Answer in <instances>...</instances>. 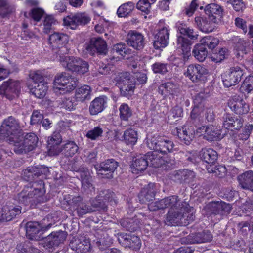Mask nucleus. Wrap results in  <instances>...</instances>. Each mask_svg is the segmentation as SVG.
<instances>
[{"mask_svg": "<svg viewBox=\"0 0 253 253\" xmlns=\"http://www.w3.org/2000/svg\"><path fill=\"white\" fill-rule=\"evenodd\" d=\"M180 203V207H177L175 212L172 209L168 212L167 221L169 222V224L186 226L194 220L193 209L189 207L186 202Z\"/></svg>", "mask_w": 253, "mask_h": 253, "instance_id": "f257e3e1", "label": "nucleus"}, {"mask_svg": "<svg viewBox=\"0 0 253 253\" xmlns=\"http://www.w3.org/2000/svg\"><path fill=\"white\" fill-rule=\"evenodd\" d=\"M44 191L41 188H36L31 183L25 186L16 197L19 203L25 205H36L43 201Z\"/></svg>", "mask_w": 253, "mask_h": 253, "instance_id": "f03ea898", "label": "nucleus"}, {"mask_svg": "<svg viewBox=\"0 0 253 253\" xmlns=\"http://www.w3.org/2000/svg\"><path fill=\"white\" fill-rule=\"evenodd\" d=\"M78 84V80L76 78L65 73H61L55 77L53 88L55 93L64 94L74 90Z\"/></svg>", "mask_w": 253, "mask_h": 253, "instance_id": "7ed1b4c3", "label": "nucleus"}, {"mask_svg": "<svg viewBox=\"0 0 253 253\" xmlns=\"http://www.w3.org/2000/svg\"><path fill=\"white\" fill-rule=\"evenodd\" d=\"M147 144L151 150H154L161 154H167L172 151L173 142L165 136L154 135L147 138Z\"/></svg>", "mask_w": 253, "mask_h": 253, "instance_id": "20e7f679", "label": "nucleus"}, {"mask_svg": "<svg viewBox=\"0 0 253 253\" xmlns=\"http://www.w3.org/2000/svg\"><path fill=\"white\" fill-rule=\"evenodd\" d=\"M194 107L191 112L192 124L196 126L203 120L204 115L208 122H212L214 118L213 109L211 107L204 108L202 102H198V97L194 100Z\"/></svg>", "mask_w": 253, "mask_h": 253, "instance_id": "39448f33", "label": "nucleus"}, {"mask_svg": "<svg viewBox=\"0 0 253 253\" xmlns=\"http://www.w3.org/2000/svg\"><path fill=\"white\" fill-rule=\"evenodd\" d=\"M58 60L64 67L71 71L84 74L88 71V63L79 58L61 55L59 56Z\"/></svg>", "mask_w": 253, "mask_h": 253, "instance_id": "423d86ee", "label": "nucleus"}, {"mask_svg": "<svg viewBox=\"0 0 253 253\" xmlns=\"http://www.w3.org/2000/svg\"><path fill=\"white\" fill-rule=\"evenodd\" d=\"M68 41V35L62 33L54 32L49 37L50 47L59 56L68 53L69 50L66 46Z\"/></svg>", "mask_w": 253, "mask_h": 253, "instance_id": "0eeeda50", "label": "nucleus"}, {"mask_svg": "<svg viewBox=\"0 0 253 253\" xmlns=\"http://www.w3.org/2000/svg\"><path fill=\"white\" fill-rule=\"evenodd\" d=\"M19 124L17 120L12 116L4 120L0 129V138L2 139L8 138L10 142L15 141V135L19 130Z\"/></svg>", "mask_w": 253, "mask_h": 253, "instance_id": "6e6552de", "label": "nucleus"}, {"mask_svg": "<svg viewBox=\"0 0 253 253\" xmlns=\"http://www.w3.org/2000/svg\"><path fill=\"white\" fill-rule=\"evenodd\" d=\"M180 203L178 196L173 195L149 203L148 208L151 211H155L158 210L170 207L169 211L172 209L173 212H175L177 207H180Z\"/></svg>", "mask_w": 253, "mask_h": 253, "instance_id": "1a4fd4ad", "label": "nucleus"}, {"mask_svg": "<svg viewBox=\"0 0 253 253\" xmlns=\"http://www.w3.org/2000/svg\"><path fill=\"white\" fill-rule=\"evenodd\" d=\"M38 139L33 133L26 134L22 142H14V151L16 153H27L32 151L36 146Z\"/></svg>", "mask_w": 253, "mask_h": 253, "instance_id": "9d476101", "label": "nucleus"}, {"mask_svg": "<svg viewBox=\"0 0 253 253\" xmlns=\"http://www.w3.org/2000/svg\"><path fill=\"white\" fill-rule=\"evenodd\" d=\"M118 166V163L114 159H110L101 162L96 167V169L100 178L111 179Z\"/></svg>", "mask_w": 253, "mask_h": 253, "instance_id": "9b49d317", "label": "nucleus"}, {"mask_svg": "<svg viewBox=\"0 0 253 253\" xmlns=\"http://www.w3.org/2000/svg\"><path fill=\"white\" fill-rule=\"evenodd\" d=\"M85 49L90 55L96 53L106 55L107 52V44L105 41L100 38H92L84 46Z\"/></svg>", "mask_w": 253, "mask_h": 253, "instance_id": "f8f14e48", "label": "nucleus"}, {"mask_svg": "<svg viewBox=\"0 0 253 253\" xmlns=\"http://www.w3.org/2000/svg\"><path fill=\"white\" fill-rule=\"evenodd\" d=\"M120 90L124 96L131 94L135 87V82L133 78H131L128 72L122 73L119 75L117 79Z\"/></svg>", "mask_w": 253, "mask_h": 253, "instance_id": "ddd939ff", "label": "nucleus"}, {"mask_svg": "<svg viewBox=\"0 0 253 253\" xmlns=\"http://www.w3.org/2000/svg\"><path fill=\"white\" fill-rule=\"evenodd\" d=\"M20 88L19 82L9 80L3 82L0 86V93L5 95L7 99L11 100L18 96Z\"/></svg>", "mask_w": 253, "mask_h": 253, "instance_id": "4468645a", "label": "nucleus"}, {"mask_svg": "<svg viewBox=\"0 0 253 253\" xmlns=\"http://www.w3.org/2000/svg\"><path fill=\"white\" fill-rule=\"evenodd\" d=\"M196 133L208 141H214L221 138V131L212 125L202 126L196 129Z\"/></svg>", "mask_w": 253, "mask_h": 253, "instance_id": "2eb2a0df", "label": "nucleus"}, {"mask_svg": "<svg viewBox=\"0 0 253 253\" xmlns=\"http://www.w3.org/2000/svg\"><path fill=\"white\" fill-rule=\"evenodd\" d=\"M243 75V71L239 66L236 65L230 67L223 78L224 86L229 87L236 84Z\"/></svg>", "mask_w": 253, "mask_h": 253, "instance_id": "dca6fc26", "label": "nucleus"}, {"mask_svg": "<svg viewBox=\"0 0 253 253\" xmlns=\"http://www.w3.org/2000/svg\"><path fill=\"white\" fill-rule=\"evenodd\" d=\"M207 73L208 70L201 65L191 64L187 67L184 75L193 82L197 83L202 80Z\"/></svg>", "mask_w": 253, "mask_h": 253, "instance_id": "f3484780", "label": "nucleus"}, {"mask_svg": "<svg viewBox=\"0 0 253 253\" xmlns=\"http://www.w3.org/2000/svg\"><path fill=\"white\" fill-rule=\"evenodd\" d=\"M21 212L20 206L7 203L0 208V222L10 221Z\"/></svg>", "mask_w": 253, "mask_h": 253, "instance_id": "a211bd4d", "label": "nucleus"}, {"mask_svg": "<svg viewBox=\"0 0 253 253\" xmlns=\"http://www.w3.org/2000/svg\"><path fill=\"white\" fill-rule=\"evenodd\" d=\"M91 18L86 13H78L71 14L64 19V23L66 26H70L74 29L79 25H85L90 22Z\"/></svg>", "mask_w": 253, "mask_h": 253, "instance_id": "6ab92c4d", "label": "nucleus"}, {"mask_svg": "<svg viewBox=\"0 0 253 253\" xmlns=\"http://www.w3.org/2000/svg\"><path fill=\"white\" fill-rule=\"evenodd\" d=\"M228 105L237 114H246L249 110L248 105L238 95L231 97L228 101Z\"/></svg>", "mask_w": 253, "mask_h": 253, "instance_id": "aec40b11", "label": "nucleus"}, {"mask_svg": "<svg viewBox=\"0 0 253 253\" xmlns=\"http://www.w3.org/2000/svg\"><path fill=\"white\" fill-rule=\"evenodd\" d=\"M190 124L191 123H188L182 127L176 128L177 135L180 140L186 145L190 144L195 133L194 126Z\"/></svg>", "mask_w": 253, "mask_h": 253, "instance_id": "412c9836", "label": "nucleus"}, {"mask_svg": "<svg viewBox=\"0 0 253 253\" xmlns=\"http://www.w3.org/2000/svg\"><path fill=\"white\" fill-rule=\"evenodd\" d=\"M126 42L129 46L137 50L142 49L145 44L144 36L135 30H131L128 33Z\"/></svg>", "mask_w": 253, "mask_h": 253, "instance_id": "4be33fe9", "label": "nucleus"}, {"mask_svg": "<svg viewBox=\"0 0 253 253\" xmlns=\"http://www.w3.org/2000/svg\"><path fill=\"white\" fill-rule=\"evenodd\" d=\"M158 151L149 152L145 155L146 160L148 161L149 166L155 168L163 167L165 169L167 167L170 168L169 163L165 160L161 155L158 154Z\"/></svg>", "mask_w": 253, "mask_h": 253, "instance_id": "5701e85b", "label": "nucleus"}, {"mask_svg": "<svg viewBox=\"0 0 253 253\" xmlns=\"http://www.w3.org/2000/svg\"><path fill=\"white\" fill-rule=\"evenodd\" d=\"M67 238V233L64 231L52 232L45 239V245L48 248L58 246L63 243Z\"/></svg>", "mask_w": 253, "mask_h": 253, "instance_id": "b1692460", "label": "nucleus"}, {"mask_svg": "<svg viewBox=\"0 0 253 253\" xmlns=\"http://www.w3.org/2000/svg\"><path fill=\"white\" fill-rule=\"evenodd\" d=\"M169 30L167 27L161 29L156 35L154 46L157 49L165 47L168 44L169 36Z\"/></svg>", "mask_w": 253, "mask_h": 253, "instance_id": "393cba45", "label": "nucleus"}, {"mask_svg": "<svg viewBox=\"0 0 253 253\" xmlns=\"http://www.w3.org/2000/svg\"><path fill=\"white\" fill-rule=\"evenodd\" d=\"M158 92L163 98L171 99L177 95L178 89L172 83L167 82L160 85Z\"/></svg>", "mask_w": 253, "mask_h": 253, "instance_id": "a878e982", "label": "nucleus"}, {"mask_svg": "<svg viewBox=\"0 0 253 253\" xmlns=\"http://www.w3.org/2000/svg\"><path fill=\"white\" fill-rule=\"evenodd\" d=\"M243 121L240 118L235 117L227 114L223 117V126L228 130H238L243 126Z\"/></svg>", "mask_w": 253, "mask_h": 253, "instance_id": "bb28decb", "label": "nucleus"}, {"mask_svg": "<svg viewBox=\"0 0 253 253\" xmlns=\"http://www.w3.org/2000/svg\"><path fill=\"white\" fill-rule=\"evenodd\" d=\"M206 209L210 214H223V212H230V206L222 202H212L206 206Z\"/></svg>", "mask_w": 253, "mask_h": 253, "instance_id": "cd10ccee", "label": "nucleus"}, {"mask_svg": "<svg viewBox=\"0 0 253 253\" xmlns=\"http://www.w3.org/2000/svg\"><path fill=\"white\" fill-rule=\"evenodd\" d=\"M107 98L105 96L96 97L90 103L89 110L91 115H96L101 112L107 106Z\"/></svg>", "mask_w": 253, "mask_h": 253, "instance_id": "c85d7f7f", "label": "nucleus"}, {"mask_svg": "<svg viewBox=\"0 0 253 253\" xmlns=\"http://www.w3.org/2000/svg\"><path fill=\"white\" fill-rule=\"evenodd\" d=\"M204 11L209 19L213 21H217V19L223 16V9L222 7L215 3H211L205 6Z\"/></svg>", "mask_w": 253, "mask_h": 253, "instance_id": "c756f323", "label": "nucleus"}, {"mask_svg": "<svg viewBox=\"0 0 253 253\" xmlns=\"http://www.w3.org/2000/svg\"><path fill=\"white\" fill-rule=\"evenodd\" d=\"M239 185L243 189L253 192V171L248 170L238 176Z\"/></svg>", "mask_w": 253, "mask_h": 253, "instance_id": "7c9ffc66", "label": "nucleus"}, {"mask_svg": "<svg viewBox=\"0 0 253 253\" xmlns=\"http://www.w3.org/2000/svg\"><path fill=\"white\" fill-rule=\"evenodd\" d=\"M212 235L209 231H204L195 234H191L187 237L188 242L190 244L202 243L210 242Z\"/></svg>", "mask_w": 253, "mask_h": 253, "instance_id": "2f4dec72", "label": "nucleus"}, {"mask_svg": "<svg viewBox=\"0 0 253 253\" xmlns=\"http://www.w3.org/2000/svg\"><path fill=\"white\" fill-rule=\"evenodd\" d=\"M236 57L241 59L250 52V42L249 40L239 38L236 44Z\"/></svg>", "mask_w": 253, "mask_h": 253, "instance_id": "473e14b6", "label": "nucleus"}, {"mask_svg": "<svg viewBox=\"0 0 253 253\" xmlns=\"http://www.w3.org/2000/svg\"><path fill=\"white\" fill-rule=\"evenodd\" d=\"M73 203L74 208L76 210L79 216H82L95 211L91 207L83 202L82 198L80 196L73 198Z\"/></svg>", "mask_w": 253, "mask_h": 253, "instance_id": "72a5a7b5", "label": "nucleus"}, {"mask_svg": "<svg viewBox=\"0 0 253 253\" xmlns=\"http://www.w3.org/2000/svg\"><path fill=\"white\" fill-rule=\"evenodd\" d=\"M155 186L154 183H149L142 190L138 195L141 203H146L154 199L156 192Z\"/></svg>", "mask_w": 253, "mask_h": 253, "instance_id": "f704fd0d", "label": "nucleus"}, {"mask_svg": "<svg viewBox=\"0 0 253 253\" xmlns=\"http://www.w3.org/2000/svg\"><path fill=\"white\" fill-rule=\"evenodd\" d=\"M195 21L198 28L205 33L212 32L213 28V24L217 22L209 19L208 16V18L201 16L196 17L195 18Z\"/></svg>", "mask_w": 253, "mask_h": 253, "instance_id": "c9c22d12", "label": "nucleus"}, {"mask_svg": "<svg viewBox=\"0 0 253 253\" xmlns=\"http://www.w3.org/2000/svg\"><path fill=\"white\" fill-rule=\"evenodd\" d=\"M42 229V227L38 222H29L26 226V235L31 240H38L40 238L38 234Z\"/></svg>", "mask_w": 253, "mask_h": 253, "instance_id": "e433bc0d", "label": "nucleus"}, {"mask_svg": "<svg viewBox=\"0 0 253 253\" xmlns=\"http://www.w3.org/2000/svg\"><path fill=\"white\" fill-rule=\"evenodd\" d=\"M70 246L78 253H86L90 250V243L86 239L75 240Z\"/></svg>", "mask_w": 253, "mask_h": 253, "instance_id": "4c0bfd02", "label": "nucleus"}, {"mask_svg": "<svg viewBox=\"0 0 253 253\" xmlns=\"http://www.w3.org/2000/svg\"><path fill=\"white\" fill-rule=\"evenodd\" d=\"M148 166L145 155L138 156L131 165V171L132 173L137 174L144 170Z\"/></svg>", "mask_w": 253, "mask_h": 253, "instance_id": "58836bf2", "label": "nucleus"}, {"mask_svg": "<svg viewBox=\"0 0 253 253\" xmlns=\"http://www.w3.org/2000/svg\"><path fill=\"white\" fill-rule=\"evenodd\" d=\"M202 160L211 165L214 164L217 159V153L212 149H202L200 153Z\"/></svg>", "mask_w": 253, "mask_h": 253, "instance_id": "ea45409f", "label": "nucleus"}, {"mask_svg": "<svg viewBox=\"0 0 253 253\" xmlns=\"http://www.w3.org/2000/svg\"><path fill=\"white\" fill-rule=\"evenodd\" d=\"M48 86L46 82L39 83L36 85L30 87V91L38 98H43L46 94Z\"/></svg>", "mask_w": 253, "mask_h": 253, "instance_id": "a19ab883", "label": "nucleus"}, {"mask_svg": "<svg viewBox=\"0 0 253 253\" xmlns=\"http://www.w3.org/2000/svg\"><path fill=\"white\" fill-rule=\"evenodd\" d=\"M177 48L180 49L184 57H188L190 54L191 42L187 39L178 36L177 39Z\"/></svg>", "mask_w": 253, "mask_h": 253, "instance_id": "79ce46f5", "label": "nucleus"}, {"mask_svg": "<svg viewBox=\"0 0 253 253\" xmlns=\"http://www.w3.org/2000/svg\"><path fill=\"white\" fill-rule=\"evenodd\" d=\"M91 87L88 85H83L78 88L75 94L76 101L83 102L90 99Z\"/></svg>", "mask_w": 253, "mask_h": 253, "instance_id": "37998d69", "label": "nucleus"}, {"mask_svg": "<svg viewBox=\"0 0 253 253\" xmlns=\"http://www.w3.org/2000/svg\"><path fill=\"white\" fill-rule=\"evenodd\" d=\"M115 194L114 192L109 190H104L100 192L99 196L98 197V200L99 201L97 204H92L93 207H101V202H102L105 203L106 202H109L112 203H116L115 201Z\"/></svg>", "mask_w": 253, "mask_h": 253, "instance_id": "c03bdc74", "label": "nucleus"}, {"mask_svg": "<svg viewBox=\"0 0 253 253\" xmlns=\"http://www.w3.org/2000/svg\"><path fill=\"white\" fill-rule=\"evenodd\" d=\"M176 27L180 34L187 36L191 40H195L198 38V35L196 32L184 23L178 22L176 23Z\"/></svg>", "mask_w": 253, "mask_h": 253, "instance_id": "a18cd8bd", "label": "nucleus"}, {"mask_svg": "<svg viewBox=\"0 0 253 253\" xmlns=\"http://www.w3.org/2000/svg\"><path fill=\"white\" fill-rule=\"evenodd\" d=\"M123 137L125 142L127 145L133 146L137 141L138 134L135 130L128 129L124 131Z\"/></svg>", "mask_w": 253, "mask_h": 253, "instance_id": "49530a36", "label": "nucleus"}, {"mask_svg": "<svg viewBox=\"0 0 253 253\" xmlns=\"http://www.w3.org/2000/svg\"><path fill=\"white\" fill-rule=\"evenodd\" d=\"M193 56L200 62L203 61L207 56V51L204 45L196 44L192 51Z\"/></svg>", "mask_w": 253, "mask_h": 253, "instance_id": "de8ad7c7", "label": "nucleus"}, {"mask_svg": "<svg viewBox=\"0 0 253 253\" xmlns=\"http://www.w3.org/2000/svg\"><path fill=\"white\" fill-rule=\"evenodd\" d=\"M134 8V4L132 2H127L122 4L117 11L119 17H124L130 13Z\"/></svg>", "mask_w": 253, "mask_h": 253, "instance_id": "09e8293b", "label": "nucleus"}, {"mask_svg": "<svg viewBox=\"0 0 253 253\" xmlns=\"http://www.w3.org/2000/svg\"><path fill=\"white\" fill-rule=\"evenodd\" d=\"M81 177L82 179V188L84 191L90 190L94 188L92 187L91 183L92 179L88 170H84L81 173Z\"/></svg>", "mask_w": 253, "mask_h": 253, "instance_id": "8fccbe9b", "label": "nucleus"}, {"mask_svg": "<svg viewBox=\"0 0 253 253\" xmlns=\"http://www.w3.org/2000/svg\"><path fill=\"white\" fill-rule=\"evenodd\" d=\"M39 170L37 168L29 167L23 171V179L27 181L33 180L35 177L39 175Z\"/></svg>", "mask_w": 253, "mask_h": 253, "instance_id": "3c124183", "label": "nucleus"}, {"mask_svg": "<svg viewBox=\"0 0 253 253\" xmlns=\"http://www.w3.org/2000/svg\"><path fill=\"white\" fill-rule=\"evenodd\" d=\"M157 0H139L136 4L137 8L144 12L146 14H148L151 10L152 5Z\"/></svg>", "mask_w": 253, "mask_h": 253, "instance_id": "603ef678", "label": "nucleus"}, {"mask_svg": "<svg viewBox=\"0 0 253 253\" xmlns=\"http://www.w3.org/2000/svg\"><path fill=\"white\" fill-rule=\"evenodd\" d=\"M79 147L74 141L66 143L62 149L65 155L68 157H72L78 152Z\"/></svg>", "mask_w": 253, "mask_h": 253, "instance_id": "864d4df0", "label": "nucleus"}, {"mask_svg": "<svg viewBox=\"0 0 253 253\" xmlns=\"http://www.w3.org/2000/svg\"><path fill=\"white\" fill-rule=\"evenodd\" d=\"M125 240H126V245L130 248H132L133 250H138L140 249L141 243L138 237L135 235H128L125 238Z\"/></svg>", "mask_w": 253, "mask_h": 253, "instance_id": "5fc2aeb1", "label": "nucleus"}, {"mask_svg": "<svg viewBox=\"0 0 253 253\" xmlns=\"http://www.w3.org/2000/svg\"><path fill=\"white\" fill-rule=\"evenodd\" d=\"M120 117L122 120L127 121L132 116V112L127 104L123 103L119 107Z\"/></svg>", "mask_w": 253, "mask_h": 253, "instance_id": "6e6d98bb", "label": "nucleus"}, {"mask_svg": "<svg viewBox=\"0 0 253 253\" xmlns=\"http://www.w3.org/2000/svg\"><path fill=\"white\" fill-rule=\"evenodd\" d=\"M18 253H43L38 249L34 247L30 244H19L17 247Z\"/></svg>", "mask_w": 253, "mask_h": 253, "instance_id": "4d7b16f0", "label": "nucleus"}, {"mask_svg": "<svg viewBox=\"0 0 253 253\" xmlns=\"http://www.w3.org/2000/svg\"><path fill=\"white\" fill-rule=\"evenodd\" d=\"M201 43L205 47L207 46L209 48L212 49L218 45L219 40L211 36H206L201 40Z\"/></svg>", "mask_w": 253, "mask_h": 253, "instance_id": "13d9d810", "label": "nucleus"}, {"mask_svg": "<svg viewBox=\"0 0 253 253\" xmlns=\"http://www.w3.org/2000/svg\"><path fill=\"white\" fill-rule=\"evenodd\" d=\"M103 132V128L100 126L94 127L93 129L88 130L86 133V137L91 140L98 139L102 136Z\"/></svg>", "mask_w": 253, "mask_h": 253, "instance_id": "bf43d9fd", "label": "nucleus"}, {"mask_svg": "<svg viewBox=\"0 0 253 253\" xmlns=\"http://www.w3.org/2000/svg\"><path fill=\"white\" fill-rule=\"evenodd\" d=\"M57 23V22L52 16H46L43 21V32L46 34L49 33L52 29L53 26Z\"/></svg>", "mask_w": 253, "mask_h": 253, "instance_id": "052dcab7", "label": "nucleus"}, {"mask_svg": "<svg viewBox=\"0 0 253 253\" xmlns=\"http://www.w3.org/2000/svg\"><path fill=\"white\" fill-rule=\"evenodd\" d=\"M75 98H64L59 102L60 108L67 110H72L75 109L76 104L75 103Z\"/></svg>", "mask_w": 253, "mask_h": 253, "instance_id": "680f3d73", "label": "nucleus"}, {"mask_svg": "<svg viewBox=\"0 0 253 253\" xmlns=\"http://www.w3.org/2000/svg\"><path fill=\"white\" fill-rule=\"evenodd\" d=\"M253 129V125L248 124L245 125L242 130V132L238 135L239 139L244 142L250 137Z\"/></svg>", "mask_w": 253, "mask_h": 253, "instance_id": "e2e57ef3", "label": "nucleus"}, {"mask_svg": "<svg viewBox=\"0 0 253 253\" xmlns=\"http://www.w3.org/2000/svg\"><path fill=\"white\" fill-rule=\"evenodd\" d=\"M121 226L126 230L130 232H133L137 230L139 226L134 223L132 219H125L121 220Z\"/></svg>", "mask_w": 253, "mask_h": 253, "instance_id": "0e129e2a", "label": "nucleus"}, {"mask_svg": "<svg viewBox=\"0 0 253 253\" xmlns=\"http://www.w3.org/2000/svg\"><path fill=\"white\" fill-rule=\"evenodd\" d=\"M182 182L191 183L195 177V173L188 169H182Z\"/></svg>", "mask_w": 253, "mask_h": 253, "instance_id": "69168bd1", "label": "nucleus"}, {"mask_svg": "<svg viewBox=\"0 0 253 253\" xmlns=\"http://www.w3.org/2000/svg\"><path fill=\"white\" fill-rule=\"evenodd\" d=\"M167 65L161 62H156L152 65V69L155 73L164 74L168 72Z\"/></svg>", "mask_w": 253, "mask_h": 253, "instance_id": "338daca9", "label": "nucleus"}, {"mask_svg": "<svg viewBox=\"0 0 253 253\" xmlns=\"http://www.w3.org/2000/svg\"><path fill=\"white\" fill-rule=\"evenodd\" d=\"M242 87L248 93H251L253 90V76H249L246 78Z\"/></svg>", "mask_w": 253, "mask_h": 253, "instance_id": "774afa93", "label": "nucleus"}]
</instances>
